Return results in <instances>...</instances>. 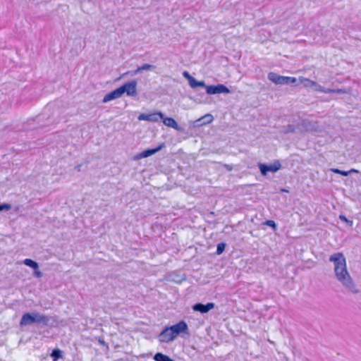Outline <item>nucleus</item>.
<instances>
[{"instance_id": "obj_1", "label": "nucleus", "mask_w": 361, "mask_h": 361, "mask_svg": "<svg viewBox=\"0 0 361 361\" xmlns=\"http://www.w3.org/2000/svg\"><path fill=\"white\" fill-rule=\"evenodd\" d=\"M329 261L334 264V272L338 280L343 286L350 288L353 292L357 293L355 286L348 271L346 259L342 252H336L329 257Z\"/></svg>"}, {"instance_id": "obj_2", "label": "nucleus", "mask_w": 361, "mask_h": 361, "mask_svg": "<svg viewBox=\"0 0 361 361\" xmlns=\"http://www.w3.org/2000/svg\"><path fill=\"white\" fill-rule=\"evenodd\" d=\"M188 330L187 324L180 321L171 326L165 327L159 335V339L162 343H169L176 339L180 333H186Z\"/></svg>"}, {"instance_id": "obj_3", "label": "nucleus", "mask_w": 361, "mask_h": 361, "mask_svg": "<svg viewBox=\"0 0 361 361\" xmlns=\"http://www.w3.org/2000/svg\"><path fill=\"white\" fill-rule=\"evenodd\" d=\"M49 318L45 315H37L25 313L22 316L20 324L21 326H24L34 322H42L47 324Z\"/></svg>"}, {"instance_id": "obj_4", "label": "nucleus", "mask_w": 361, "mask_h": 361, "mask_svg": "<svg viewBox=\"0 0 361 361\" xmlns=\"http://www.w3.org/2000/svg\"><path fill=\"white\" fill-rule=\"evenodd\" d=\"M268 79L276 85L295 83L297 81L295 78L279 75L274 72L269 73Z\"/></svg>"}, {"instance_id": "obj_5", "label": "nucleus", "mask_w": 361, "mask_h": 361, "mask_svg": "<svg viewBox=\"0 0 361 361\" xmlns=\"http://www.w3.org/2000/svg\"><path fill=\"white\" fill-rule=\"evenodd\" d=\"M121 87H123V94L126 93L128 96L134 97L137 94V82L135 80L126 82Z\"/></svg>"}, {"instance_id": "obj_6", "label": "nucleus", "mask_w": 361, "mask_h": 361, "mask_svg": "<svg viewBox=\"0 0 361 361\" xmlns=\"http://www.w3.org/2000/svg\"><path fill=\"white\" fill-rule=\"evenodd\" d=\"M208 94H215L220 93H229L230 90L224 85H209L206 87Z\"/></svg>"}, {"instance_id": "obj_7", "label": "nucleus", "mask_w": 361, "mask_h": 361, "mask_svg": "<svg viewBox=\"0 0 361 361\" xmlns=\"http://www.w3.org/2000/svg\"><path fill=\"white\" fill-rule=\"evenodd\" d=\"M123 87H119L116 88V90L106 94L103 99V102H108L111 100L119 98L123 95Z\"/></svg>"}, {"instance_id": "obj_8", "label": "nucleus", "mask_w": 361, "mask_h": 361, "mask_svg": "<svg viewBox=\"0 0 361 361\" xmlns=\"http://www.w3.org/2000/svg\"><path fill=\"white\" fill-rule=\"evenodd\" d=\"M280 167H281V165L279 163L271 164L269 166L264 164H259V168L260 169L262 174H263V175H266L267 173V172H269V171L276 172L280 169Z\"/></svg>"}, {"instance_id": "obj_9", "label": "nucleus", "mask_w": 361, "mask_h": 361, "mask_svg": "<svg viewBox=\"0 0 361 361\" xmlns=\"http://www.w3.org/2000/svg\"><path fill=\"white\" fill-rule=\"evenodd\" d=\"M214 307V304L213 302H208L206 305L202 303H196L193 305L192 309L194 311L200 312L201 313H207Z\"/></svg>"}, {"instance_id": "obj_10", "label": "nucleus", "mask_w": 361, "mask_h": 361, "mask_svg": "<svg viewBox=\"0 0 361 361\" xmlns=\"http://www.w3.org/2000/svg\"><path fill=\"white\" fill-rule=\"evenodd\" d=\"M164 144L161 143V145H159L157 147H156L154 149H148L144 150L137 155V158L142 159V158H145V157H149V156L155 154L156 152H159V150H161L164 147Z\"/></svg>"}, {"instance_id": "obj_11", "label": "nucleus", "mask_w": 361, "mask_h": 361, "mask_svg": "<svg viewBox=\"0 0 361 361\" xmlns=\"http://www.w3.org/2000/svg\"><path fill=\"white\" fill-rule=\"evenodd\" d=\"M163 121V123L168 126L173 128L174 129H178V126L176 121L173 118L164 117L163 116V118H161Z\"/></svg>"}, {"instance_id": "obj_12", "label": "nucleus", "mask_w": 361, "mask_h": 361, "mask_svg": "<svg viewBox=\"0 0 361 361\" xmlns=\"http://www.w3.org/2000/svg\"><path fill=\"white\" fill-rule=\"evenodd\" d=\"M163 118V114L161 112H154L152 114H147V121L151 122H157Z\"/></svg>"}, {"instance_id": "obj_13", "label": "nucleus", "mask_w": 361, "mask_h": 361, "mask_svg": "<svg viewBox=\"0 0 361 361\" xmlns=\"http://www.w3.org/2000/svg\"><path fill=\"white\" fill-rule=\"evenodd\" d=\"M155 361H174L173 359L169 357L168 355H164L161 353H157L154 356Z\"/></svg>"}, {"instance_id": "obj_14", "label": "nucleus", "mask_w": 361, "mask_h": 361, "mask_svg": "<svg viewBox=\"0 0 361 361\" xmlns=\"http://www.w3.org/2000/svg\"><path fill=\"white\" fill-rule=\"evenodd\" d=\"M191 81L189 82L192 88L207 87L203 81H197L195 78H191Z\"/></svg>"}, {"instance_id": "obj_15", "label": "nucleus", "mask_w": 361, "mask_h": 361, "mask_svg": "<svg viewBox=\"0 0 361 361\" xmlns=\"http://www.w3.org/2000/svg\"><path fill=\"white\" fill-rule=\"evenodd\" d=\"M23 264L26 266L32 268L34 270H37L39 268L38 264L31 259H25L23 260Z\"/></svg>"}, {"instance_id": "obj_16", "label": "nucleus", "mask_w": 361, "mask_h": 361, "mask_svg": "<svg viewBox=\"0 0 361 361\" xmlns=\"http://www.w3.org/2000/svg\"><path fill=\"white\" fill-rule=\"evenodd\" d=\"M51 357L53 361H57L59 359L62 357L61 350L59 348L54 349L51 353Z\"/></svg>"}, {"instance_id": "obj_17", "label": "nucleus", "mask_w": 361, "mask_h": 361, "mask_svg": "<svg viewBox=\"0 0 361 361\" xmlns=\"http://www.w3.org/2000/svg\"><path fill=\"white\" fill-rule=\"evenodd\" d=\"M331 171L334 173L341 174L343 176H347L352 172H353V173L357 172V171H356L355 169H351L349 171H346L340 170L338 169H331Z\"/></svg>"}, {"instance_id": "obj_18", "label": "nucleus", "mask_w": 361, "mask_h": 361, "mask_svg": "<svg viewBox=\"0 0 361 361\" xmlns=\"http://www.w3.org/2000/svg\"><path fill=\"white\" fill-rule=\"evenodd\" d=\"M298 80H299V81L300 82H302V83L305 82V83H307L305 85V86H307V85L316 86V85H317L316 82L312 81V80H310L308 78H304V77H300L298 78Z\"/></svg>"}, {"instance_id": "obj_19", "label": "nucleus", "mask_w": 361, "mask_h": 361, "mask_svg": "<svg viewBox=\"0 0 361 361\" xmlns=\"http://www.w3.org/2000/svg\"><path fill=\"white\" fill-rule=\"evenodd\" d=\"M225 247H226V244L224 243H219L217 245V247H216V254L221 255V253H223V252L225 250Z\"/></svg>"}, {"instance_id": "obj_20", "label": "nucleus", "mask_w": 361, "mask_h": 361, "mask_svg": "<svg viewBox=\"0 0 361 361\" xmlns=\"http://www.w3.org/2000/svg\"><path fill=\"white\" fill-rule=\"evenodd\" d=\"M152 68V66L149 64H144L142 66H140L137 68V70L135 71V73H137L138 72L143 71V70H149Z\"/></svg>"}, {"instance_id": "obj_21", "label": "nucleus", "mask_w": 361, "mask_h": 361, "mask_svg": "<svg viewBox=\"0 0 361 361\" xmlns=\"http://www.w3.org/2000/svg\"><path fill=\"white\" fill-rule=\"evenodd\" d=\"M324 92L325 93H345V91L341 89H336V90H332V89H327L324 90Z\"/></svg>"}, {"instance_id": "obj_22", "label": "nucleus", "mask_w": 361, "mask_h": 361, "mask_svg": "<svg viewBox=\"0 0 361 361\" xmlns=\"http://www.w3.org/2000/svg\"><path fill=\"white\" fill-rule=\"evenodd\" d=\"M265 225L272 227L274 229L276 228V224L273 220H267L264 223Z\"/></svg>"}, {"instance_id": "obj_23", "label": "nucleus", "mask_w": 361, "mask_h": 361, "mask_svg": "<svg viewBox=\"0 0 361 361\" xmlns=\"http://www.w3.org/2000/svg\"><path fill=\"white\" fill-rule=\"evenodd\" d=\"M339 219L344 222L350 223V224H352V221H348V219L344 215H340Z\"/></svg>"}, {"instance_id": "obj_24", "label": "nucleus", "mask_w": 361, "mask_h": 361, "mask_svg": "<svg viewBox=\"0 0 361 361\" xmlns=\"http://www.w3.org/2000/svg\"><path fill=\"white\" fill-rule=\"evenodd\" d=\"M183 76L188 79V82H190L191 81V78H193L192 76H191L187 71H185L183 73Z\"/></svg>"}, {"instance_id": "obj_25", "label": "nucleus", "mask_w": 361, "mask_h": 361, "mask_svg": "<svg viewBox=\"0 0 361 361\" xmlns=\"http://www.w3.org/2000/svg\"><path fill=\"white\" fill-rule=\"evenodd\" d=\"M140 121H147V114H142L138 116Z\"/></svg>"}, {"instance_id": "obj_26", "label": "nucleus", "mask_w": 361, "mask_h": 361, "mask_svg": "<svg viewBox=\"0 0 361 361\" xmlns=\"http://www.w3.org/2000/svg\"><path fill=\"white\" fill-rule=\"evenodd\" d=\"M35 275L38 278L42 276V273L39 271V269L37 270H35Z\"/></svg>"}, {"instance_id": "obj_27", "label": "nucleus", "mask_w": 361, "mask_h": 361, "mask_svg": "<svg viewBox=\"0 0 361 361\" xmlns=\"http://www.w3.org/2000/svg\"><path fill=\"white\" fill-rule=\"evenodd\" d=\"M224 167L228 171H231L233 169V166L231 165L225 164Z\"/></svg>"}, {"instance_id": "obj_28", "label": "nucleus", "mask_w": 361, "mask_h": 361, "mask_svg": "<svg viewBox=\"0 0 361 361\" xmlns=\"http://www.w3.org/2000/svg\"><path fill=\"white\" fill-rule=\"evenodd\" d=\"M8 206L6 204H0V211L3 210L4 208H8Z\"/></svg>"}, {"instance_id": "obj_29", "label": "nucleus", "mask_w": 361, "mask_h": 361, "mask_svg": "<svg viewBox=\"0 0 361 361\" xmlns=\"http://www.w3.org/2000/svg\"><path fill=\"white\" fill-rule=\"evenodd\" d=\"M99 343H101L102 345H105V342L103 341V340H99Z\"/></svg>"}]
</instances>
